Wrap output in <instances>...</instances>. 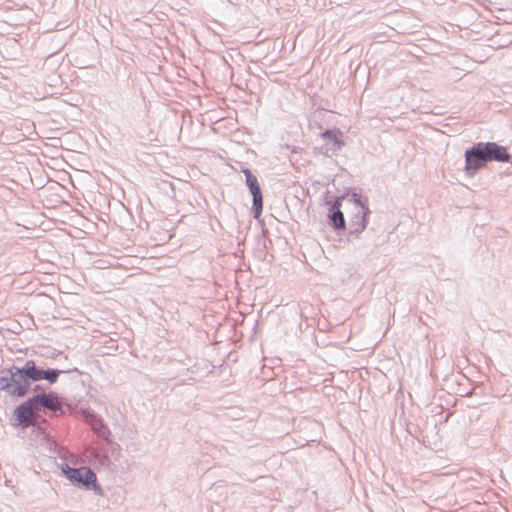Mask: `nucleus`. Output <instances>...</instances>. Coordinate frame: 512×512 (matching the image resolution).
<instances>
[{"label": "nucleus", "mask_w": 512, "mask_h": 512, "mask_svg": "<svg viewBox=\"0 0 512 512\" xmlns=\"http://www.w3.org/2000/svg\"><path fill=\"white\" fill-rule=\"evenodd\" d=\"M63 373H77L79 369L60 370L46 367L44 363L32 359L26 360L21 366L11 364L0 376V391L13 398H24L30 392L33 394L48 392L47 387L37 382L46 381L52 385Z\"/></svg>", "instance_id": "obj_1"}, {"label": "nucleus", "mask_w": 512, "mask_h": 512, "mask_svg": "<svg viewBox=\"0 0 512 512\" xmlns=\"http://www.w3.org/2000/svg\"><path fill=\"white\" fill-rule=\"evenodd\" d=\"M464 157V171L466 176L470 178L485 168L488 163L512 164V155L508 152L507 147L491 141L474 143L465 150Z\"/></svg>", "instance_id": "obj_2"}, {"label": "nucleus", "mask_w": 512, "mask_h": 512, "mask_svg": "<svg viewBox=\"0 0 512 512\" xmlns=\"http://www.w3.org/2000/svg\"><path fill=\"white\" fill-rule=\"evenodd\" d=\"M46 392L36 393L15 407L13 411V425L26 429L36 428L39 433L44 434L45 428L39 422V411L45 407Z\"/></svg>", "instance_id": "obj_3"}, {"label": "nucleus", "mask_w": 512, "mask_h": 512, "mask_svg": "<svg viewBox=\"0 0 512 512\" xmlns=\"http://www.w3.org/2000/svg\"><path fill=\"white\" fill-rule=\"evenodd\" d=\"M372 214L370 208L352 209V213L349 216L346 236L347 241L351 242L355 239H359L360 235L367 228L369 219Z\"/></svg>", "instance_id": "obj_4"}, {"label": "nucleus", "mask_w": 512, "mask_h": 512, "mask_svg": "<svg viewBox=\"0 0 512 512\" xmlns=\"http://www.w3.org/2000/svg\"><path fill=\"white\" fill-rule=\"evenodd\" d=\"M245 183L252 195L251 211L253 217L258 220L263 211V194L261 187L257 177L253 173H249L248 177L245 178Z\"/></svg>", "instance_id": "obj_5"}, {"label": "nucleus", "mask_w": 512, "mask_h": 512, "mask_svg": "<svg viewBox=\"0 0 512 512\" xmlns=\"http://www.w3.org/2000/svg\"><path fill=\"white\" fill-rule=\"evenodd\" d=\"M74 486L83 490L93 491L94 494L98 496L104 495L95 472L89 467L81 474L80 479H78Z\"/></svg>", "instance_id": "obj_6"}, {"label": "nucleus", "mask_w": 512, "mask_h": 512, "mask_svg": "<svg viewBox=\"0 0 512 512\" xmlns=\"http://www.w3.org/2000/svg\"><path fill=\"white\" fill-rule=\"evenodd\" d=\"M67 403L63 401L56 392L49 390L45 395V409L49 410L55 416H64L66 414Z\"/></svg>", "instance_id": "obj_7"}, {"label": "nucleus", "mask_w": 512, "mask_h": 512, "mask_svg": "<svg viewBox=\"0 0 512 512\" xmlns=\"http://www.w3.org/2000/svg\"><path fill=\"white\" fill-rule=\"evenodd\" d=\"M342 136L343 133L337 128L326 129L321 133V137L326 140L327 145H332L329 149L333 152L339 151L345 146Z\"/></svg>", "instance_id": "obj_8"}, {"label": "nucleus", "mask_w": 512, "mask_h": 512, "mask_svg": "<svg viewBox=\"0 0 512 512\" xmlns=\"http://www.w3.org/2000/svg\"><path fill=\"white\" fill-rule=\"evenodd\" d=\"M327 223L338 234L346 232L347 223L341 210L328 211Z\"/></svg>", "instance_id": "obj_9"}, {"label": "nucleus", "mask_w": 512, "mask_h": 512, "mask_svg": "<svg viewBox=\"0 0 512 512\" xmlns=\"http://www.w3.org/2000/svg\"><path fill=\"white\" fill-rule=\"evenodd\" d=\"M90 424L93 432L97 435V437L103 440L109 439L110 430L100 416L92 414Z\"/></svg>", "instance_id": "obj_10"}, {"label": "nucleus", "mask_w": 512, "mask_h": 512, "mask_svg": "<svg viewBox=\"0 0 512 512\" xmlns=\"http://www.w3.org/2000/svg\"><path fill=\"white\" fill-rule=\"evenodd\" d=\"M344 193H348L346 199L353 205V209L369 208V200L367 196L350 189H347Z\"/></svg>", "instance_id": "obj_11"}, {"label": "nucleus", "mask_w": 512, "mask_h": 512, "mask_svg": "<svg viewBox=\"0 0 512 512\" xmlns=\"http://www.w3.org/2000/svg\"><path fill=\"white\" fill-rule=\"evenodd\" d=\"M88 467L81 466V467H72L68 464H62L61 465V471L63 475L71 482L72 485H75V483L80 479L81 474L86 471Z\"/></svg>", "instance_id": "obj_12"}, {"label": "nucleus", "mask_w": 512, "mask_h": 512, "mask_svg": "<svg viewBox=\"0 0 512 512\" xmlns=\"http://www.w3.org/2000/svg\"><path fill=\"white\" fill-rule=\"evenodd\" d=\"M348 193L341 196H326L325 204L328 206V211L341 210L342 202L346 199Z\"/></svg>", "instance_id": "obj_13"}, {"label": "nucleus", "mask_w": 512, "mask_h": 512, "mask_svg": "<svg viewBox=\"0 0 512 512\" xmlns=\"http://www.w3.org/2000/svg\"><path fill=\"white\" fill-rule=\"evenodd\" d=\"M91 456H92L95 460H97V461L100 463V465H102V466H109V464H110V458H109V456H108L106 453L101 452V451H99V450H97V449H96V450H93V451L91 452Z\"/></svg>", "instance_id": "obj_14"}, {"label": "nucleus", "mask_w": 512, "mask_h": 512, "mask_svg": "<svg viewBox=\"0 0 512 512\" xmlns=\"http://www.w3.org/2000/svg\"><path fill=\"white\" fill-rule=\"evenodd\" d=\"M241 172H243V173H244L245 178H247V177H248L249 173H253L249 168L244 167V166H241Z\"/></svg>", "instance_id": "obj_15"}]
</instances>
